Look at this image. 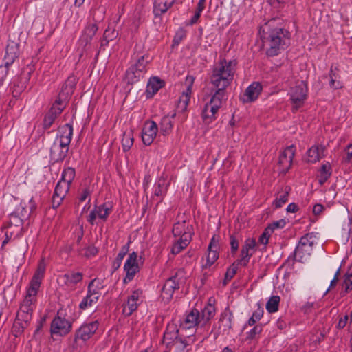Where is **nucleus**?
<instances>
[{"mask_svg": "<svg viewBox=\"0 0 352 352\" xmlns=\"http://www.w3.org/2000/svg\"><path fill=\"white\" fill-rule=\"evenodd\" d=\"M152 58L148 53L141 51V47L135 45L131 56L130 66L126 71L125 78L129 84H134L144 77L147 67Z\"/></svg>", "mask_w": 352, "mask_h": 352, "instance_id": "obj_1", "label": "nucleus"}, {"mask_svg": "<svg viewBox=\"0 0 352 352\" xmlns=\"http://www.w3.org/2000/svg\"><path fill=\"white\" fill-rule=\"evenodd\" d=\"M210 83L216 88L214 94L210 97L202 110L201 118L204 122L209 124L217 118L220 108V67H215L210 76Z\"/></svg>", "mask_w": 352, "mask_h": 352, "instance_id": "obj_2", "label": "nucleus"}, {"mask_svg": "<svg viewBox=\"0 0 352 352\" xmlns=\"http://www.w3.org/2000/svg\"><path fill=\"white\" fill-rule=\"evenodd\" d=\"M287 32L282 28H275L265 32L261 36L263 47L267 49L266 53L270 56H274L283 50L287 45Z\"/></svg>", "mask_w": 352, "mask_h": 352, "instance_id": "obj_3", "label": "nucleus"}, {"mask_svg": "<svg viewBox=\"0 0 352 352\" xmlns=\"http://www.w3.org/2000/svg\"><path fill=\"white\" fill-rule=\"evenodd\" d=\"M186 273L184 269L177 270L173 275L169 277L162 288V298L165 301H170L174 292L186 283Z\"/></svg>", "mask_w": 352, "mask_h": 352, "instance_id": "obj_4", "label": "nucleus"}, {"mask_svg": "<svg viewBox=\"0 0 352 352\" xmlns=\"http://www.w3.org/2000/svg\"><path fill=\"white\" fill-rule=\"evenodd\" d=\"M98 320L90 321L82 323L76 330L74 337L73 347L82 346L87 342L96 333L99 328Z\"/></svg>", "mask_w": 352, "mask_h": 352, "instance_id": "obj_5", "label": "nucleus"}, {"mask_svg": "<svg viewBox=\"0 0 352 352\" xmlns=\"http://www.w3.org/2000/svg\"><path fill=\"white\" fill-rule=\"evenodd\" d=\"M76 85V78L74 76H69L63 84L60 91H59L58 95L51 108H54L55 111L60 109V113H61L66 107L67 104L74 91Z\"/></svg>", "mask_w": 352, "mask_h": 352, "instance_id": "obj_6", "label": "nucleus"}, {"mask_svg": "<svg viewBox=\"0 0 352 352\" xmlns=\"http://www.w3.org/2000/svg\"><path fill=\"white\" fill-rule=\"evenodd\" d=\"M314 243L311 234H306L302 236L294 252L295 259L302 263L307 261L311 254Z\"/></svg>", "mask_w": 352, "mask_h": 352, "instance_id": "obj_7", "label": "nucleus"}, {"mask_svg": "<svg viewBox=\"0 0 352 352\" xmlns=\"http://www.w3.org/2000/svg\"><path fill=\"white\" fill-rule=\"evenodd\" d=\"M72 329V322L65 318L64 311L59 309L51 322V333L52 335L65 336L71 331Z\"/></svg>", "mask_w": 352, "mask_h": 352, "instance_id": "obj_8", "label": "nucleus"}, {"mask_svg": "<svg viewBox=\"0 0 352 352\" xmlns=\"http://www.w3.org/2000/svg\"><path fill=\"white\" fill-rule=\"evenodd\" d=\"M220 236L214 234L208 246L207 252L202 258V268L207 269L212 266L219 256Z\"/></svg>", "mask_w": 352, "mask_h": 352, "instance_id": "obj_9", "label": "nucleus"}, {"mask_svg": "<svg viewBox=\"0 0 352 352\" xmlns=\"http://www.w3.org/2000/svg\"><path fill=\"white\" fill-rule=\"evenodd\" d=\"M307 85L303 80L298 81L296 85L291 88L289 95L294 111H297L304 104L307 97Z\"/></svg>", "mask_w": 352, "mask_h": 352, "instance_id": "obj_10", "label": "nucleus"}, {"mask_svg": "<svg viewBox=\"0 0 352 352\" xmlns=\"http://www.w3.org/2000/svg\"><path fill=\"white\" fill-rule=\"evenodd\" d=\"M38 294V291L32 290L31 288H28L26 295L21 303L19 310L18 311V314L22 318L23 315V318H25L28 319L32 318V313L35 308V303L36 302V296Z\"/></svg>", "mask_w": 352, "mask_h": 352, "instance_id": "obj_11", "label": "nucleus"}, {"mask_svg": "<svg viewBox=\"0 0 352 352\" xmlns=\"http://www.w3.org/2000/svg\"><path fill=\"white\" fill-rule=\"evenodd\" d=\"M69 146L67 143L58 141V139L56 138L50 148V160L53 161L54 163L63 162L68 154Z\"/></svg>", "mask_w": 352, "mask_h": 352, "instance_id": "obj_12", "label": "nucleus"}, {"mask_svg": "<svg viewBox=\"0 0 352 352\" xmlns=\"http://www.w3.org/2000/svg\"><path fill=\"white\" fill-rule=\"evenodd\" d=\"M236 65L235 60L221 61V90L228 87L233 81Z\"/></svg>", "mask_w": 352, "mask_h": 352, "instance_id": "obj_13", "label": "nucleus"}, {"mask_svg": "<svg viewBox=\"0 0 352 352\" xmlns=\"http://www.w3.org/2000/svg\"><path fill=\"white\" fill-rule=\"evenodd\" d=\"M112 210L113 206L110 202H106L100 206H95L87 217V221L91 225H94L97 217L103 221H106Z\"/></svg>", "mask_w": 352, "mask_h": 352, "instance_id": "obj_14", "label": "nucleus"}, {"mask_svg": "<svg viewBox=\"0 0 352 352\" xmlns=\"http://www.w3.org/2000/svg\"><path fill=\"white\" fill-rule=\"evenodd\" d=\"M137 258V253L133 252L132 253L129 254L126 261L124 263V271L126 273V275L123 279L124 284H127L131 282L140 270Z\"/></svg>", "mask_w": 352, "mask_h": 352, "instance_id": "obj_15", "label": "nucleus"}, {"mask_svg": "<svg viewBox=\"0 0 352 352\" xmlns=\"http://www.w3.org/2000/svg\"><path fill=\"white\" fill-rule=\"evenodd\" d=\"M201 314L197 309H192L187 313L180 322V327L184 329H192L197 327L205 325L201 320Z\"/></svg>", "mask_w": 352, "mask_h": 352, "instance_id": "obj_16", "label": "nucleus"}, {"mask_svg": "<svg viewBox=\"0 0 352 352\" xmlns=\"http://www.w3.org/2000/svg\"><path fill=\"white\" fill-rule=\"evenodd\" d=\"M158 126L153 120L146 121L142 129L141 137L142 142L146 146H150L156 138Z\"/></svg>", "mask_w": 352, "mask_h": 352, "instance_id": "obj_17", "label": "nucleus"}, {"mask_svg": "<svg viewBox=\"0 0 352 352\" xmlns=\"http://www.w3.org/2000/svg\"><path fill=\"white\" fill-rule=\"evenodd\" d=\"M294 155L295 148L294 146H287L281 152L278 159V164L281 173L285 174L290 169Z\"/></svg>", "mask_w": 352, "mask_h": 352, "instance_id": "obj_18", "label": "nucleus"}, {"mask_svg": "<svg viewBox=\"0 0 352 352\" xmlns=\"http://www.w3.org/2000/svg\"><path fill=\"white\" fill-rule=\"evenodd\" d=\"M71 186L65 182L59 180L56 185L54 195L52 196V207L56 208L61 204L63 200L68 193Z\"/></svg>", "mask_w": 352, "mask_h": 352, "instance_id": "obj_19", "label": "nucleus"}, {"mask_svg": "<svg viewBox=\"0 0 352 352\" xmlns=\"http://www.w3.org/2000/svg\"><path fill=\"white\" fill-rule=\"evenodd\" d=\"M20 44L18 42L9 40L6 49L3 63L12 65L20 54Z\"/></svg>", "mask_w": 352, "mask_h": 352, "instance_id": "obj_20", "label": "nucleus"}, {"mask_svg": "<svg viewBox=\"0 0 352 352\" xmlns=\"http://www.w3.org/2000/svg\"><path fill=\"white\" fill-rule=\"evenodd\" d=\"M46 270V265L44 258H42L37 266L36 270L35 271L30 282L29 284V288L32 290L34 289L38 291L42 280L44 278Z\"/></svg>", "mask_w": 352, "mask_h": 352, "instance_id": "obj_21", "label": "nucleus"}, {"mask_svg": "<svg viewBox=\"0 0 352 352\" xmlns=\"http://www.w3.org/2000/svg\"><path fill=\"white\" fill-rule=\"evenodd\" d=\"M142 291L140 289L133 292L131 295L128 297L127 302L124 305L123 314L126 316H131L138 307L139 298Z\"/></svg>", "mask_w": 352, "mask_h": 352, "instance_id": "obj_22", "label": "nucleus"}, {"mask_svg": "<svg viewBox=\"0 0 352 352\" xmlns=\"http://www.w3.org/2000/svg\"><path fill=\"white\" fill-rule=\"evenodd\" d=\"M262 91V86L258 82L252 83L245 91L242 100L243 102H252L256 100Z\"/></svg>", "mask_w": 352, "mask_h": 352, "instance_id": "obj_23", "label": "nucleus"}, {"mask_svg": "<svg viewBox=\"0 0 352 352\" xmlns=\"http://www.w3.org/2000/svg\"><path fill=\"white\" fill-rule=\"evenodd\" d=\"M179 336V329L177 324L174 323H168L166 326L165 332L164 333L163 341L167 348L173 345L175 340Z\"/></svg>", "mask_w": 352, "mask_h": 352, "instance_id": "obj_24", "label": "nucleus"}, {"mask_svg": "<svg viewBox=\"0 0 352 352\" xmlns=\"http://www.w3.org/2000/svg\"><path fill=\"white\" fill-rule=\"evenodd\" d=\"M23 316H24L23 315ZM32 318L26 319V317H21L17 313L14 322L12 327V335L17 338L23 334L24 330L30 325Z\"/></svg>", "mask_w": 352, "mask_h": 352, "instance_id": "obj_25", "label": "nucleus"}, {"mask_svg": "<svg viewBox=\"0 0 352 352\" xmlns=\"http://www.w3.org/2000/svg\"><path fill=\"white\" fill-rule=\"evenodd\" d=\"M94 190V184H92L90 181H85L80 184L78 190V199L80 203L85 201L88 199L87 205L90 204L91 195Z\"/></svg>", "mask_w": 352, "mask_h": 352, "instance_id": "obj_26", "label": "nucleus"}, {"mask_svg": "<svg viewBox=\"0 0 352 352\" xmlns=\"http://www.w3.org/2000/svg\"><path fill=\"white\" fill-rule=\"evenodd\" d=\"M177 0H154L153 12L155 17H160L170 9Z\"/></svg>", "mask_w": 352, "mask_h": 352, "instance_id": "obj_27", "label": "nucleus"}, {"mask_svg": "<svg viewBox=\"0 0 352 352\" xmlns=\"http://www.w3.org/2000/svg\"><path fill=\"white\" fill-rule=\"evenodd\" d=\"M217 300L214 297H210L208 300V302L204 308L201 310V320L204 321L206 324L211 318H212L216 313L215 305Z\"/></svg>", "mask_w": 352, "mask_h": 352, "instance_id": "obj_28", "label": "nucleus"}, {"mask_svg": "<svg viewBox=\"0 0 352 352\" xmlns=\"http://www.w3.org/2000/svg\"><path fill=\"white\" fill-rule=\"evenodd\" d=\"M326 148L322 145H316L311 147L307 153V161L309 163H316L325 156Z\"/></svg>", "mask_w": 352, "mask_h": 352, "instance_id": "obj_29", "label": "nucleus"}, {"mask_svg": "<svg viewBox=\"0 0 352 352\" xmlns=\"http://www.w3.org/2000/svg\"><path fill=\"white\" fill-rule=\"evenodd\" d=\"M61 278L65 285L67 287H75L78 283L82 282L83 274L82 272L70 271L64 274Z\"/></svg>", "mask_w": 352, "mask_h": 352, "instance_id": "obj_30", "label": "nucleus"}, {"mask_svg": "<svg viewBox=\"0 0 352 352\" xmlns=\"http://www.w3.org/2000/svg\"><path fill=\"white\" fill-rule=\"evenodd\" d=\"M164 85V81L160 78L157 76L151 78L146 86V92L147 98L153 97Z\"/></svg>", "mask_w": 352, "mask_h": 352, "instance_id": "obj_31", "label": "nucleus"}, {"mask_svg": "<svg viewBox=\"0 0 352 352\" xmlns=\"http://www.w3.org/2000/svg\"><path fill=\"white\" fill-rule=\"evenodd\" d=\"M169 186V183L166 182V179L164 177H160L155 182L153 187V197H160L162 201L166 196Z\"/></svg>", "mask_w": 352, "mask_h": 352, "instance_id": "obj_32", "label": "nucleus"}, {"mask_svg": "<svg viewBox=\"0 0 352 352\" xmlns=\"http://www.w3.org/2000/svg\"><path fill=\"white\" fill-rule=\"evenodd\" d=\"M23 220L14 214L13 212L10 214V221L7 228H11L12 226L16 228L14 238H19L23 235Z\"/></svg>", "mask_w": 352, "mask_h": 352, "instance_id": "obj_33", "label": "nucleus"}, {"mask_svg": "<svg viewBox=\"0 0 352 352\" xmlns=\"http://www.w3.org/2000/svg\"><path fill=\"white\" fill-rule=\"evenodd\" d=\"M60 109L55 111L54 108H50L45 114L43 121V128L44 130H48L51 128L55 120L61 114L60 113Z\"/></svg>", "mask_w": 352, "mask_h": 352, "instance_id": "obj_34", "label": "nucleus"}, {"mask_svg": "<svg viewBox=\"0 0 352 352\" xmlns=\"http://www.w3.org/2000/svg\"><path fill=\"white\" fill-rule=\"evenodd\" d=\"M177 115V113H174L170 117L168 116H164L160 122V133L166 136L170 134L173 128V123L172 119H174Z\"/></svg>", "mask_w": 352, "mask_h": 352, "instance_id": "obj_35", "label": "nucleus"}, {"mask_svg": "<svg viewBox=\"0 0 352 352\" xmlns=\"http://www.w3.org/2000/svg\"><path fill=\"white\" fill-rule=\"evenodd\" d=\"M191 236L188 234H184L180 239L176 241L171 249V252L173 254H179L183 249L186 248L189 244Z\"/></svg>", "mask_w": 352, "mask_h": 352, "instance_id": "obj_36", "label": "nucleus"}, {"mask_svg": "<svg viewBox=\"0 0 352 352\" xmlns=\"http://www.w3.org/2000/svg\"><path fill=\"white\" fill-rule=\"evenodd\" d=\"M191 228L187 224L186 221L175 223L173 225L172 232L175 236H182L184 234H188L191 236Z\"/></svg>", "mask_w": 352, "mask_h": 352, "instance_id": "obj_37", "label": "nucleus"}, {"mask_svg": "<svg viewBox=\"0 0 352 352\" xmlns=\"http://www.w3.org/2000/svg\"><path fill=\"white\" fill-rule=\"evenodd\" d=\"M98 30V27L96 23H90L86 25L82 35V38L85 41L86 45L91 41Z\"/></svg>", "mask_w": 352, "mask_h": 352, "instance_id": "obj_38", "label": "nucleus"}, {"mask_svg": "<svg viewBox=\"0 0 352 352\" xmlns=\"http://www.w3.org/2000/svg\"><path fill=\"white\" fill-rule=\"evenodd\" d=\"M61 135L58 141L70 144L73 136V126L71 123H67L60 129Z\"/></svg>", "mask_w": 352, "mask_h": 352, "instance_id": "obj_39", "label": "nucleus"}, {"mask_svg": "<svg viewBox=\"0 0 352 352\" xmlns=\"http://www.w3.org/2000/svg\"><path fill=\"white\" fill-rule=\"evenodd\" d=\"M102 288L101 283L98 281L97 278H94L87 285V295L97 297V299L99 300L100 296V290Z\"/></svg>", "mask_w": 352, "mask_h": 352, "instance_id": "obj_40", "label": "nucleus"}, {"mask_svg": "<svg viewBox=\"0 0 352 352\" xmlns=\"http://www.w3.org/2000/svg\"><path fill=\"white\" fill-rule=\"evenodd\" d=\"M289 191L290 188L285 186L277 193L276 199L274 201V205L276 208H280L288 201Z\"/></svg>", "mask_w": 352, "mask_h": 352, "instance_id": "obj_41", "label": "nucleus"}, {"mask_svg": "<svg viewBox=\"0 0 352 352\" xmlns=\"http://www.w3.org/2000/svg\"><path fill=\"white\" fill-rule=\"evenodd\" d=\"M129 244L130 241L122 247L120 251L113 261L112 264V268L113 269V271L117 270L121 266L122 262L129 251Z\"/></svg>", "mask_w": 352, "mask_h": 352, "instance_id": "obj_42", "label": "nucleus"}, {"mask_svg": "<svg viewBox=\"0 0 352 352\" xmlns=\"http://www.w3.org/2000/svg\"><path fill=\"white\" fill-rule=\"evenodd\" d=\"M76 177V170L72 167H66L64 168L62 173L60 180L61 182H65L69 186L72 185L73 181L74 180Z\"/></svg>", "mask_w": 352, "mask_h": 352, "instance_id": "obj_43", "label": "nucleus"}, {"mask_svg": "<svg viewBox=\"0 0 352 352\" xmlns=\"http://www.w3.org/2000/svg\"><path fill=\"white\" fill-rule=\"evenodd\" d=\"M118 35V32L115 28L108 27L103 34L102 40L101 41V46L104 47L109 44V41L114 40Z\"/></svg>", "mask_w": 352, "mask_h": 352, "instance_id": "obj_44", "label": "nucleus"}, {"mask_svg": "<svg viewBox=\"0 0 352 352\" xmlns=\"http://www.w3.org/2000/svg\"><path fill=\"white\" fill-rule=\"evenodd\" d=\"M99 300L97 297L90 296L86 294L78 305L80 311H85L96 305Z\"/></svg>", "mask_w": 352, "mask_h": 352, "instance_id": "obj_45", "label": "nucleus"}, {"mask_svg": "<svg viewBox=\"0 0 352 352\" xmlns=\"http://www.w3.org/2000/svg\"><path fill=\"white\" fill-rule=\"evenodd\" d=\"M204 8H205V1L199 0V1L198 2V3L197 5L196 10H195L193 16H192L190 21L187 24L192 25L197 23L200 16H201V13L204 10Z\"/></svg>", "mask_w": 352, "mask_h": 352, "instance_id": "obj_46", "label": "nucleus"}, {"mask_svg": "<svg viewBox=\"0 0 352 352\" xmlns=\"http://www.w3.org/2000/svg\"><path fill=\"white\" fill-rule=\"evenodd\" d=\"M280 297L278 296H272L266 304V309L270 313H274L278 309V305L280 302Z\"/></svg>", "mask_w": 352, "mask_h": 352, "instance_id": "obj_47", "label": "nucleus"}, {"mask_svg": "<svg viewBox=\"0 0 352 352\" xmlns=\"http://www.w3.org/2000/svg\"><path fill=\"white\" fill-rule=\"evenodd\" d=\"M330 85L333 89H339L342 87V83L339 80L340 76L331 67L329 73Z\"/></svg>", "mask_w": 352, "mask_h": 352, "instance_id": "obj_48", "label": "nucleus"}, {"mask_svg": "<svg viewBox=\"0 0 352 352\" xmlns=\"http://www.w3.org/2000/svg\"><path fill=\"white\" fill-rule=\"evenodd\" d=\"M195 78L192 76L188 75L186 78V82L188 85L184 91H183L181 97L186 96V98L190 100L192 94V85L194 83Z\"/></svg>", "mask_w": 352, "mask_h": 352, "instance_id": "obj_49", "label": "nucleus"}, {"mask_svg": "<svg viewBox=\"0 0 352 352\" xmlns=\"http://www.w3.org/2000/svg\"><path fill=\"white\" fill-rule=\"evenodd\" d=\"M13 212L17 216H19V217L23 221L28 219L30 216V213L26 209L25 204L22 202H21L20 204L15 208V210L13 211Z\"/></svg>", "mask_w": 352, "mask_h": 352, "instance_id": "obj_50", "label": "nucleus"}, {"mask_svg": "<svg viewBox=\"0 0 352 352\" xmlns=\"http://www.w3.org/2000/svg\"><path fill=\"white\" fill-rule=\"evenodd\" d=\"M190 100L186 98V96L179 97L177 105V113L179 114L185 113L187 111L188 106L189 104Z\"/></svg>", "mask_w": 352, "mask_h": 352, "instance_id": "obj_51", "label": "nucleus"}, {"mask_svg": "<svg viewBox=\"0 0 352 352\" xmlns=\"http://www.w3.org/2000/svg\"><path fill=\"white\" fill-rule=\"evenodd\" d=\"M11 65L3 63L0 65V87H1L7 79Z\"/></svg>", "mask_w": 352, "mask_h": 352, "instance_id": "obj_52", "label": "nucleus"}, {"mask_svg": "<svg viewBox=\"0 0 352 352\" xmlns=\"http://www.w3.org/2000/svg\"><path fill=\"white\" fill-rule=\"evenodd\" d=\"M342 161L352 164V144L347 145L344 149Z\"/></svg>", "mask_w": 352, "mask_h": 352, "instance_id": "obj_53", "label": "nucleus"}, {"mask_svg": "<svg viewBox=\"0 0 352 352\" xmlns=\"http://www.w3.org/2000/svg\"><path fill=\"white\" fill-rule=\"evenodd\" d=\"M343 288L346 293L352 291V273L345 274L343 281Z\"/></svg>", "mask_w": 352, "mask_h": 352, "instance_id": "obj_54", "label": "nucleus"}, {"mask_svg": "<svg viewBox=\"0 0 352 352\" xmlns=\"http://www.w3.org/2000/svg\"><path fill=\"white\" fill-rule=\"evenodd\" d=\"M249 251L250 250H247L244 247L242 248L241 252V258L240 259V263L243 266H245L248 263L249 260L252 256V254H250Z\"/></svg>", "mask_w": 352, "mask_h": 352, "instance_id": "obj_55", "label": "nucleus"}, {"mask_svg": "<svg viewBox=\"0 0 352 352\" xmlns=\"http://www.w3.org/2000/svg\"><path fill=\"white\" fill-rule=\"evenodd\" d=\"M236 271L237 267L234 265H232L227 270L225 274L224 284H226L228 281L230 280L233 278Z\"/></svg>", "mask_w": 352, "mask_h": 352, "instance_id": "obj_56", "label": "nucleus"}, {"mask_svg": "<svg viewBox=\"0 0 352 352\" xmlns=\"http://www.w3.org/2000/svg\"><path fill=\"white\" fill-rule=\"evenodd\" d=\"M186 34L185 32L180 29L179 31H177L173 38V45H178L181 41L185 38Z\"/></svg>", "mask_w": 352, "mask_h": 352, "instance_id": "obj_57", "label": "nucleus"}, {"mask_svg": "<svg viewBox=\"0 0 352 352\" xmlns=\"http://www.w3.org/2000/svg\"><path fill=\"white\" fill-rule=\"evenodd\" d=\"M272 233L271 228H266L262 235L259 238V242L266 245L268 243L269 237Z\"/></svg>", "mask_w": 352, "mask_h": 352, "instance_id": "obj_58", "label": "nucleus"}, {"mask_svg": "<svg viewBox=\"0 0 352 352\" xmlns=\"http://www.w3.org/2000/svg\"><path fill=\"white\" fill-rule=\"evenodd\" d=\"M133 143V138L129 136L124 137L122 139V148L124 152L128 151Z\"/></svg>", "mask_w": 352, "mask_h": 352, "instance_id": "obj_59", "label": "nucleus"}, {"mask_svg": "<svg viewBox=\"0 0 352 352\" xmlns=\"http://www.w3.org/2000/svg\"><path fill=\"white\" fill-rule=\"evenodd\" d=\"M349 316L346 314L343 316H340L339 318V321L337 324V328L339 329H344L347 324L349 325Z\"/></svg>", "mask_w": 352, "mask_h": 352, "instance_id": "obj_60", "label": "nucleus"}, {"mask_svg": "<svg viewBox=\"0 0 352 352\" xmlns=\"http://www.w3.org/2000/svg\"><path fill=\"white\" fill-rule=\"evenodd\" d=\"M321 177L324 181H326L331 175L330 166L328 164H323L320 169Z\"/></svg>", "mask_w": 352, "mask_h": 352, "instance_id": "obj_61", "label": "nucleus"}, {"mask_svg": "<svg viewBox=\"0 0 352 352\" xmlns=\"http://www.w3.org/2000/svg\"><path fill=\"white\" fill-rule=\"evenodd\" d=\"M285 225H286V221L285 219H280L277 221L273 222L272 224L269 225L267 226V228H271L272 232H273V231L275 229L283 228L285 226Z\"/></svg>", "mask_w": 352, "mask_h": 352, "instance_id": "obj_62", "label": "nucleus"}, {"mask_svg": "<svg viewBox=\"0 0 352 352\" xmlns=\"http://www.w3.org/2000/svg\"><path fill=\"white\" fill-rule=\"evenodd\" d=\"M263 312V309L258 305L257 309L253 312L252 316L258 321L262 318Z\"/></svg>", "mask_w": 352, "mask_h": 352, "instance_id": "obj_63", "label": "nucleus"}, {"mask_svg": "<svg viewBox=\"0 0 352 352\" xmlns=\"http://www.w3.org/2000/svg\"><path fill=\"white\" fill-rule=\"evenodd\" d=\"M98 253V250L94 246H89L86 248L85 250V256L89 257L91 256H95Z\"/></svg>", "mask_w": 352, "mask_h": 352, "instance_id": "obj_64", "label": "nucleus"}]
</instances>
